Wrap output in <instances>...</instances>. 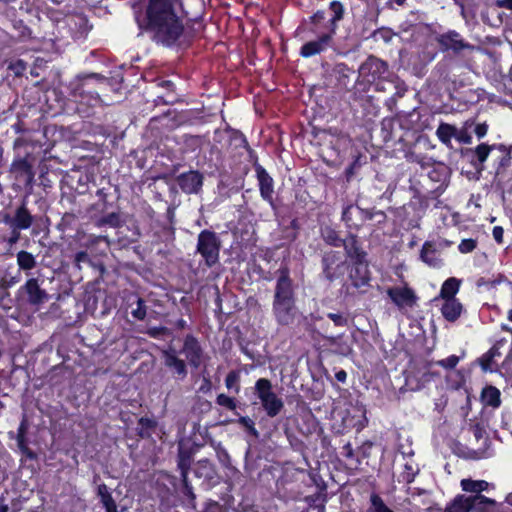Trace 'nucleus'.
<instances>
[{
    "label": "nucleus",
    "mask_w": 512,
    "mask_h": 512,
    "mask_svg": "<svg viewBox=\"0 0 512 512\" xmlns=\"http://www.w3.org/2000/svg\"><path fill=\"white\" fill-rule=\"evenodd\" d=\"M460 280L454 277L448 278L442 285L440 291V297L443 300L456 299L455 295L460 287Z\"/></svg>",
    "instance_id": "obj_30"
},
{
    "label": "nucleus",
    "mask_w": 512,
    "mask_h": 512,
    "mask_svg": "<svg viewBox=\"0 0 512 512\" xmlns=\"http://www.w3.org/2000/svg\"><path fill=\"white\" fill-rule=\"evenodd\" d=\"M374 442L370 440L364 441L356 450V464H361L363 459H367L371 456Z\"/></svg>",
    "instance_id": "obj_39"
},
{
    "label": "nucleus",
    "mask_w": 512,
    "mask_h": 512,
    "mask_svg": "<svg viewBox=\"0 0 512 512\" xmlns=\"http://www.w3.org/2000/svg\"><path fill=\"white\" fill-rule=\"evenodd\" d=\"M330 10L333 13V17L330 19L331 28L336 29V22L341 20L344 13L343 5L338 1H332L330 3Z\"/></svg>",
    "instance_id": "obj_41"
},
{
    "label": "nucleus",
    "mask_w": 512,
    "mask_h": 512,
    "mask_svg": "<svg viewBox=\"0 0 512 512\" xmlns=\"http://www.w3.org/2000/svg\"><path fill=\"white\" fill-rule=\"evenodd\" d=\"M349 278L355 288H360L367 285L370 280L367 260L353 262V267L350 271Z\"/></svg>",
    "instance_id": "obj_16"
},
{
    "label": "nucleus",
    "mask_w": 512,
    "mask_h": 512,
    "mask_svg": "<svg viewBox=\"0 0 512 512\" xmlns=\"http://www.w3.org/2000/svg\"><path fill=\"white\" fill-rule=\"evenodd\" d=\"M151 337H160L168 334V329L165 327L150 328L147 332Z\"/></svg>",
    "instance_id": "obj_58"
},
{
    "label": "nucleus",
    "mask_w": 512,
    "mask_h": 512,
    "mask_svg": "<svg viewBox=\"0 0 512 512\" xmlns=\"http://www.w3.org/2000/svg\"><path fill=\"white\" fill-rule=\"evenodd\" d=\"M74 262H75V265L80 269L81 263H90L91 260H90L87 252L80 251V252L76 253Z\"/></svg>",
    "instance_id": "obj_56"
},
{
    "label": "nucleus",
    "mask_w": 512,
    "mask_h": 512,
    "mask_svg": "<svg viewBox=\"0 0 512 512\" xmlns=\"http://www.w3.org/2000/svg\"><path fill=\"white\" fill-rule=\"evenodd\" d=\"M501 354H483V356L477 359L478 364L480 365L483 372H501L497 362L495 361V356H500Z\"/></svg>",
    "instance_id": "obj_33"
},
{
    "label": "nucleus",
    "mask_w": 512,
    "mask_h": 512,
    "mask_svg": "<svg viewBox=\"0 0 512 512\" xmlns=\"http://www.w3.org/2000/svg\"><path fill=\"white\" fill-rule=\"evenodd\" d=\"M460 358L461 357H458L455 354H451L446 359L436 361V362H434V364H436V368L437 367H442V368H444L446 370H451V369H453V368H455L457 366V364L459 363Z\"/></svg>",
    "instance_id": "obj_46"
},
{
    "label": "nucleus",
    "mask_w": 512,
    "mask_h": 512,
    "mask_svg": "<svg viewBox=\"0 0 512 512\" xmlns=\"http://www.w3.org/2000/svg\"><path fill=\"white\" fill-rule=\"evenodd\" d=\"M283 302H295L292 280L286 271H282L277 279L273 298V303Z\"/></svg>",
    "instance_id": "obj_9"
},
{
    "label": "nucleus",
    "mask_w": 512,
    "mask_h": 512,
    "mask_svg": "<svg viewBox=\"0 0 512 512\" xmlns=\"http://www.w3.org/2000/svg\"><path fill=\"white\" fill-rule=\"evenodd\" d=\"M29 429V424L26 418H23L18 426L17 429V435H16V441L18 449L20 450L21 454L25 456L27 459L30 460H36L37 459V453L33 451L31 448H29L28 445V439H27V433Z\"/></svg>",
    "instance_id": "obj_13"
},
{
    "label": "nucleus",
    "mask_w": 512,
    "mask_h": 512,
    "mask_svg": "<svg viewBox=\"0 0 512 512\" xmlns=\"http://www.w3.org/2000/svg\"><path fill=\"white\" fill-rule=\"evenodd\" d=\"M239 372L232 370L230 371L225 378V386L229 390H235L236 393L239 392L240 386H239Z\"/></svg>",
    "instance_id": "obj_43"
},
{
    "label": "nucleus",
    "mask_w": 512,
    "mask_h": 512,
    "mask_svg": "<svg viewBox=\"0 0 512 512\" xmlns=\"http://www.w3.org/2000/svg\"><path fill=\"white\" fill-rule=\"evenodd\" d=\"M137 307L132 310V316L137 320H143L147 314V307L145 301L142 298H137Z\"/></svg>",
    "instance_id": "obj_48"
},
{
    "label": "nucleus",
    "mask_w": 512,
    "mask_h": 512,
    "mask_svg": "<svg viewBox=\"0 0 512 512\" xmlns=\"http://www.w3.org/2000/svg\"><path fill=\"white\" fill-rule=\"evenodd\" d=\"M387 70L388 65L386 62L377 57L370 56L359 67V76L367 79L368 82H372L384 75Z\"/></svg>",
    "instance_id": "obj_8"
},
{
    "label": "nucleus",
    "mask_w": 512,
    "mask_h": 512,
    "mask_svg": "<svg viewBox=\"0 0 512 512\" xmlns=\"http://www.w3.org/2000/svg\"><path fill=\"white\" fill-rule=\"evenodd\" d=\"M388 295L392 301L399 307L413 306L416 300L414 292L409 288H391Z\"/></svg>",
    "instance_id": "obj_19"
},
{
    "label": "nucleus",
    "mask_w": 512,
    "mask_h": 512,
    "mask_svg": "<svg viewBox=\"0 0 512 512\" xmlns=\"http://www.w3.org/2000/svg\"><path fill=\"white\" fill-rule=\"evenodd\" d=\"M495 241L499 244L503 243L504 230L500 226H495L492 231Z\"/></svg>",
    "instance_id": "obj_59"
},
{
    "label": "nucleus",
    "mask_w": 512,
    "mask_h": 512,
    "mask_svg": "<svg viewBox=\"0 0 512 512\" xmlns=\"http://www.w3.org/2000/svg\"><path fill=\"white\" fill-rule=\"evenodd\" d=\"M33 216L26 207V203L23 202L16 210L14 214V227L20 230L29 229L33 223Z\"/></svg>",
    "instance_id": "obj_24"
},
{
    "label": "nucleus",
    "mask_w": 512,
    "mask_h": 512,
    "mask_svg": "<svg viewBox=\"0 0 512 512\" xmlns=\"http://www.w3.org/2000/svg\"><path fill=\"white\" fill-rule=\"evenodd\" d=\"M221 241L218 235L211 230H202L197 239V252L202 256L205 264L212 267L219 260Z\"/></svg>",
    "instance_id": "obj_5"
},
{
    "label": "nucleus",
    "mask_w": 512,
    "mask_h": 512,
    "mask_svg": "<svg viewBox=\"0 0 512 512\" xmlns=\"http://www.w3.org/2000/svg\"><path fill=\"white\" fill-rule=\"evenodd\" d=\"M365 512H395L391 509L382 499V497L376 493L370 496V505Z\"/></svg>",
    "instance_id": "obj_35"
},
{
    "label": "nucleus",
    "mask_w": 512,
    "mask_h": 512,
    "mask_svg": "<svg viewBox=\"0 0 512 512\" xmlns=\"http://www.w3.org/2000/svg\"><path fill=\"white\" fill-rule=\"evenodd\" d=\"M192 461L193 459L190 451L183 449L179 450L177 455V467L180 471L181 477L188 476Z\"/></svg>",
    "instance_id": "obj_31"
},
{
    "label": "nucleus",
    "mask_w": 512,
    "mask_h": 512,
    "mask_svg": "<svg viewBox=\"0 0 512 512\" xmlns=\"http://www.w3.org/2000/svg\"><path fill=\"white\" fill-rule=\"evenodd\" d=\"M199 512H220V505L217 501L208 500Z\"/></svg>",
    "instance_id": "obj_57"
},
{
    "label": "nucleus",
    "mask_w": 512,
    "mask_h": 512,
    "mask_svg": "<svg viewBox=\"0 0 512 512\" xmlns=\"http://www.w3.org/2000/svg\"><path fill=\"white\" fill-rule=\"evenodd\" d=\"M500 349H505L508 350L509 352L512 351V335L509 341H498L488 352H499Z\"/></svg>",
    "instance_id": "obj_53"
},
{
    "label": "nucleus",
    "mask_w": 512,
    "mask_h": 512,
    "mask_svg": "<svg viewBox=\"0 0 512 512\" xmlns=\"http://www.w3.org/2000/svg\"><path fill=\"white\" fill-rule=\"evenodd\" d=\"M352 210H354V207L350 205L347 206L342 212V219L348 224L352 222Z\"/></svg>",
    "instance_id": "obj_60"
},
{
    "label": "nucleus",
    "mask_w": 512,
    "mask_h": 512,
    "mask_svg": "<svg viewBox=\"0 0 512 512\" xmlns=\"http://www.w3.org/2000/svg\"><path fill=\"white\" fill-rule=\"evenodd\" d=\"M177 183L184 193L197 194L203 185V175L198 171L191 170L180 174L177 177Z\"/></svg>",
    "instance_id": "obj_12"
},
{
    "label": "nucleus",
    "mask_w": 512,
    "mask_h": 512,
    "mask_svg": "<svg viewBox=\"0 0 512 512\" xmlns=\"http://www.w3.org/2000/svg\"><path fill=\"white\" fill-rule=\"evenodd\" d=\"M321 234H322L323 240L327 244L334 246V247L342 246L344 239H341L335 230H333L329 227H325L324 229H322Z\"/></svg>",
    "instance_id": "obj_38"
},
{
    "label": "nucleus",
    "mask_w": 512,
    "mask_h": 512,
    "mask_svg": "<svg viewBox=\"0 0 512 512\" xmlns=\"http://www.w3.org/2000/svg\"><path fill=\"white\" fill-rule=\"evenodd\" d=\"M462 311L463 306L457 299H446L441 307L443 317L449 322H455Z\"/></svg>",
    "instance_id": "obj_23"
},
{
    "label": "nucleus",
    "mask_w": 512,
    "mask_h": 512,
    "mask_svg": "<svg viewBox=\"0 0 512 512\" xmlns=\"http://www.w3.org/2000/svg\"><path fill=\"white\" fill-rule=\"evenodd\" d=\"M323 274L325 278L332 282L345 274L346 261L343 260L340 252L329 251L322 258Z\"/></svg>",
    "instance_id": "obj_7"
},
{
    "label": "nucleus",
    "mask_w": 512,
    "mask_h": 512,
    "mask_svg": "<svg viewBox=\"0 0 512 512\" xmlns=\"http://www.w3.org/2000/svg\"><path fill=\"white\" fill-rule=\"evenodd\" d=\"M410 359L404 372L405 380L412 389L420 390L434 378H439L440 373L436 369L434 361H430L425 354H409Z\"/></svg>",
    "instance_id": "obj_2"
},
{
    "label": "nucleus",
    "mask_w": 512,
    "mask_h": 512,
    "mask_svg": "<svg viewBox=\"0 0 512 512\" xmlns=\"http://www.w3.org/2000/svg\"><path fill=\"white\" fill-rule=\"evenodd\" d=\"M472 495L466 496L464 494H458L454 499L449 502L442 512H472L473 510Z\"/></svg>",
    "instance_id": "obj_21"
},
{
    "label": "nucleus",
    "mask_w": 512,
    "mask_h": 512,
    "mask_svg": "<svg viewBox=\"0 0 512 512\" xmlns=\"http://www.w3.org/2000/svg\"><path fill=\"white\" fill-rule=\"evenodd\" d=\"M177 354H164L165 365L169 367L174 376L183 379L187 375L186 364L184 360L178 359Z\"/></svg>",
    "instance_id": "obj_26"
},
{
    "label": "nucleus",
    "mask_w": 512,
    "mask_h": 512,
    "mask_svg": "<svg viewBox=\"0 0 512 512\" xmlns=\"http://www.w3.org/2000/svg\"><path fill=\"white\" fill-rule=\"evenodd\" d=\"M8 69L11 70L15 76H21L26 70V63L23 60H17L10 63Z\"/></svg>",
    "instance_id": "obj_51"
},
{
    "label": "nucleus",
    "mask_w": 512,
    "mask_h": 512,
    "mask_svg": "<svg viewBox=\"0 0 512 512\" xmlns=\"http://www.w3.org/2000/svg\"><path fill=\"white\" fill-rule=\"evenodd\" d=\"M11 236L10 238L8 239V243L10 245H14L15 243H17L20 239V229H17L15 227L11 228Z\"/></svg>",
    "instance_id": "obj_61"
},
{
    "label": "nucleus",
    "mask_w": 512,
    "mask_h": 512,
    "mask_svg": "<svg viewBox=\"0 0 512 512\" xmlns=\"http://www.w3.org/2000/svg\"><path fill=\"white\" fill-rule=\"evenodd\" d=\"M184 11L180 0H150L146 8V19L136 16L139 28L145 27L153 39L162 45L171 46L184 31Z\"/></svg>",
    "instance_id": "obj_1"
},
{
    "label": "nucleus",
    "mask_w": 512,
    "mask_h": 512,
    "mask_svg": "<svg viewBox=\"0 0 512 512\" xmlns=\"http://www.w3.org/2000/svg\"><path fill=\"white\" fill-rule=\"evenodd\" d=\"M62 341V336L59 334H54L51 336L50 340L44 344L43 349L45 350H53L56 349L57 352H60V342Z\"/></svg>",
    "instance_id": "obj_50"
},
{
    "label": "nucleus",
    "mask_w": 512,
    "mask_h": 512,
    "mask_svg": "<svg viewBox=\"0 0 512 512\" xmlns=\"http://www.w3.org/2000/svg\"><path fill=\"white\" fill-rule=\"evenodd\" d=\"M137 424L136 433L141 439H150L158 427L155 419L146 416L140 417Z\"/></svg>",
    "instance_id": "obj_25"
},
{
    "label": "nucleus",
    "mask_w": 512,
    "mask_h": 512,
    "mask_svg": "<svg viewBox=\"0 0 512 512\" xmlns=\"http://www.w3.org/2000/svg\"><path fill=\"white\" fill-rule=\"evenodd\" d=\"M216 404L225 407L228 410H235L237 406L234 398H231L224 393L217 395Z\"/></svg>",
    "instance_id": "obj_47"
},
{
    "label": "nucleus",
    "mask_w": 512,
    "mask_h": 512,
    "mask_svg": "<svg viewBox=\"0 0 512 512\" xmlns=\"http://www.w3.org/2000/svg\"><path fill=\"white\" fill-rule=\"evenodd\" d=\"M436 40L442 52L452 51L455 55H460L463 51H473L475 49L474 45L467 42L455 30L440 34Z\"/></svg>",
    "instance_id": "obj_6"
},
{
    "label": "nucleus",
    "mask_w": 512,
    "mask_h": 512,
    "mask_svg": "<svg viewBox=\"0 0 512 512\" xmlns=\"http://www.w3.org/2000/svg\"><path fill=\"white\" fill-rule=\"evenodd\" d=\"M495 5L499 8L512 10V0H496Z\"/></svg>",
    "instance_id": "obj_64"
},
{
    "label": "nucleus",
    "mask_w": 512,
    "mask_h": 512,
    "mask_svg": "<svg viewBox=\"0 0 512 512\" xmlns=\"http://www.w3.org/2000/svg\"><path fill=\"white\" fill-rule=\"evenodd\" d=\"M480 401L485 407L497 409L501 406V392L493 385H486L482 388Z\"/></svg>",
    "instance_id": "obj_20"
},
{
    "label": "nucleus",
    "mask_w": 512,
    "mask_h": 512,
    "mask_svg": "<svg viewBox=\"0 0 512 512\" xmlns=\"http://www.w3.org/2000/svg\"><path fill=\"white\" fill-rule=\"evenodd\" d=\"M110 86L109 79L104 76L98 74L87 75L74 89L73 96L78 98L81 104H87L91 107L107 105L108 103L101 95L106 96Z\"/></svg>",
    "instance_id": "obj_3"
},
{
    "label": "nucleus",
    "mask_w": 512,
    "mask_h": 512,
    "mask_svg": "<svg viewBox=\"0 0 512 512\" xmlns=\"http://www.w3.org/2000/svg\"><path fill=\"white\" fill-rule=\"evenodd\" d=\"M11 172L15 174L18 180L23 181L26 185H31L34 181L35 173L32 165L26 158H19L13 161Z\"/></svg>",
    "instance_id": "obj_15"
},
{
    "label": "nucleus",
    "mask_w": 512,
    "mask_h": 512,
    "mask_svg": "<svg viewBox=\"0 0 512 512\" xmlns=\"http://www.w3.org/2000/svg\"><path fill=\"white\" fill-rule=\"evenodd\" d=\"M477 246V242L474 239H463L459 244V250L461 253L472 252Z\"/></svg>",
    "instance_id": "obj_52"
},
{
    "label": "nucleus",
    "mask_w": 512,
    "mask_h": 512,
    "mask_svg": "<svg viewBox=\"0 0 512 512\" xmlns=\"http://www.w3.org/2000/svg\"><path fill=\"white\" fill-rule=\"evenodd\" d=\"M356 210H358L362 214V216H363V218L365 220H373L374 219L375 211L361 209V208H358V207L356 208Z\"/></svg>",
    "instance_id": "obj_63"
},
{
    "label": "nucleus",
    "mask_w": 512,
    "mask_h": 512,
    "mask_svg": "<svg viewBox=\"0 0 512 512\" xmlns=\"http://www.w3.org/2000/svg\"><path fill=\"white\" fill-rule=\"evenodd\" d=\"M181 483H182L181 493L183 494L184 497L187 498V500L189 501L191 506L193 508H195L196 495H195L193 487L188 479V476L181 477Z\"/></svg>",
    "instance_id": "obj_40"
},
{
    "label": "nucleus",
    "mask_w": 512,
    "mask_h": 512,
    "mask_svg": "<svg viewBox=\"0 0 512 512\" xmlns=\"http://www.w3.org/2000/svg\"><path fill=\"white\" fill-rule=\"evenodd\" d=\"M96 225L98 227H101V226H104V225H109L110 227L116 228V227H119L121 225V220H120V217H119V215L117 213H110V214L100 218L96 222Z\"/></svg>",
    "instance_id": "obj_42"
},
{
    "label": "nucleus",
    "mask_w": 512,
    "mask_h": 512,
    "mask_svg": "<svg viewBox=\"0 0 512 512\" xmlns=\"http://www.w3.org/2000/svg\"><path fill=\"white\" fill-rule=\"evenodd\" d=\"M237 422L244 427L245 431L249 435H251L255 438H258L259 432L255 428V423L250 417L240 416L239 419L237 420Z\"/></svg>",
    "instance_id": "obj_44"
},
{
    "label": "nucleus",
    "mask_w": 512,
    "mask_h": 512,
    "mask_svg": "<svg viewBox=\"0 0 512 512\" xmlns=\"http://www.w3.org/2000/svg\"><path fill=\"white\" fill-rule=\"evenodd\" d=\"M342 246L345 249L347 257L353 262H359L366 260V252L362 249L357 237L350 235L343 240Z\"/></svg>",
    "instance_id": "obj_18"
},
{
    "label": "nucleus",
    "mask_w": 512,
    "mask_h": 512,
    "mask_svg": "<svg viewBox=\"0 0 512 512\" xmlns=\"http://www.w3.org/2000/svg\"><path fill=\"white\" fill-rule=\"evenodd\" d=\"M199 351H200V345H199L197 339L191 335H188L185 338L182 352H199Z\"/></svg>",
    "instance_id": "obj_49"
},
{
    "label": "nucleus",
    "mask_w": 512,
    "mask_h": 512,
    "mask_svg": "<svg viewBox=\"0 0 512 512\" xmlns=\"http://www.w3.org/2000/svg\"><path fill=\"white\" fill-rule=\"evenodd\" d=\"M510 162H511V155L509 152H506L499 162V166L496 169V174L497 175L502 174L505 171V169L510 165Z\"/></svg>",
    "instance_id": "obj_55"
},
{
    "label": "nucleus",
    "mask_w": 512,
    "mask_h": 512,
    "mask_svg": "<svg viewBox=\"0 0 512 512\" xmlns=\"http://www.w3.org/2000/svg\"><path fill=\"white\" fill-rule=\"evenodd\" d=\"M460 485L465 492L482 495L481 493L488 489L489 483L485 480L462 479Z\"/></svg>",
    "instance_id": "obj_29"
},
{
    "label": "nucleus",
    "mask_w": 512,
    "mask_h": 512,
    "mask_svg": "<svg viewBox=\"0 0 512 512\" xmlns=\"http://www.w3.org/2000/svg\"><path fill=\"white\" fill-rule=\"evenodd\" d=\"M487 130H488V127L486 124H478L476 127H475V134L477 135L478 138H482L486 135L487 133Z\"/></svg>",
    "instance_id": "obj_62"
},
{
    "label": "nucleus",
    "mask_w": 512,
    "mask_h": 512,
    "mask_svg": "<svg viewBox=\"0 0 512 512\" xmlns=\"http://www.w3.org/2000/svg\"><path fill=\"white\" fill-rule=\"evenodd\" d=\"M23 289L27 293L28 302L31 305L38 306L49 299L48 293L39 286L38 280L35 278L28 279Z\"/></svg>",
    "instance_id": "obj_14"
},
{
    "label": "nucleus",
    "mask_w": 512,
    "mask_h": 512,
    "mask_svg": "<svg viewBox=\"0 0 512 512\" xmlns=\"http://www.w3.org/2000/svg\"><path fill=\"white\" fill-rule=\"evenodd\" d=\"M341 455L347 460H355L356 461V451L353 449L351 443H346L343 445L341 450Z\"/></svg>",
    "instance_id": "obj_54"
},
{
    "label": "nucleus",
    "mask_w": 512,
    "mask_h": 512,
    "mask_svg": "<svg viewBox=\"0 0 512 512\" xmlns=\"http://www.w3.org/2000/svg\"><path fill=\"white\" fill-rule=\"evenodd\" d=\"M327 316L337 327L344 328V327L348 326L349 317H348V314H346V313L332 312V313H328Z\"/></svg>",
    "instance_id": "obj_45"
},
{
    "label": "nucleus",
    "mask_w": 512,
    "mask_h": 512,
    "mask_svg": "<svg viewBox=\"0 0 512 512\" xmlns=\"http://www.w3.org/2000/svg\"><path fill=\"white\" fill-rule=\"evenodd\" d=\"M254 389V394L259 399L266 415L270 418L278 416L284 408V402L274 392L271 381L267 378H259L255 382Z\"/></svg>",
    "instance_id": "obj_4"
},
{
    "label": "nucleus",
    "mask_w": 512,
    "mask_h": 512,
    "mask_svg": "<svg viewBox=\"0 0 512 512\" xmlns=\"http://www.w3.org/2000/svg\"><path fill=\"white\" fill-rule=\"evenodd\" d=\"M418 472V469H414L412 464L405 463L403 471L398 476V482L409 485L414 482Z\"/></svg>",
    "instance_id": "obj_37"
},
{
    "label": "nucleus",
    "mask_w": 512,
    "mask_h": 512,
    "mask_svg": "<svg viewBox=\"0 0 512 512\" xmlns=\"http://www.w3.org/2000/svg\"><path fill=\"white\" fill-rule=\"evenodd\" d=\"M273 314L279 325H292L298 315L295 302L273 303Z\"/></svg>",
    "instance_id": "obj_11"
},
{
    "label": "nucleus",
    "mask_w": 512,
    "mask_h": 512,
    "mask_svg": "<svg viewBox=\"0 0 512 512\" xmlns=\"http://www.w3.org/2000/svg\"><path fill=\"white\" fill-rule=\"evenodd\" d=\"M472 512H499L501 504L484 495H472Z\"/></svg>",
    "instance_id": "obj_22"
},
{
    "label": "nucleus",
    "mask_w": 512,
    "mask_h": 512,
    "mask_svg": "<svg viewBox=\"0 0 512 512\" xmlns=\"http://www.w3.org/2000/svg\"><path fill=\"white\" fill-rule=\"evenodd\" d=\"M255 170L262 198L268 201L269 203H272L274 193L273 179L262 166L257 165L255 167Z\"/></svg>",
    "instance_id": "obj_17"
},
{
    "label": "nucleus",
    "mask_w": 512,
    "mask_h": 512,
    "mask_svg": "<svg viewBox=\"0 0 512 512\" xmlns=\"http://www.w3.org/2000/svg\"><path fill=\"white\" fill-rule=\"evenodd\" d=\"M98 498L100 499L101 504L103 505L105 512L112 510L113 508H117L116 501L114 500L111 491L105 483H100L97 485Z\"/></svg>",
    "instance_id": "obj_28"
},
{
    "label": "nucleus",
    "mask_w": 512,
    "mask_h": 512,
    "mask_svg": "<svg viewBox=\"0 0 512 512\" xmlns=\"http://www.w3.org/2000/svg\"><path fill=\"white\" fill-rule=\"evenodd\" d=\"M456 132L457 129L453 125L441 123L436 130V135L442 143L448 144L452 137H456Z\"/></svg>",
    "instance_id": "obj_34"
},
{
    "label": "nucleus",
    "mask_w": 512,
    "mask_h": 512,
    "mask_svg": "<svg viewBox=\"0 0 512 512\" xmlns=\"http://www.w3.org/2000/svg\"><path fill=\"white\" fill-rule=\"evenodd\" d=\"M334 28H331L328 33L322 34L318 39L305 43L300 50V55L304 58H309L318 55L325 51L332 44Z\"/></svg>",
    "instance_id": "obj_10"
},
{
    "label": "nucleus",
    "mask_w": 512,
    "mask_h": 512,
    "mask_svg": "<svg viewBox=\"0 0 512 512\" xmlns=\"http://www.w3.org/2000/svg\"><path fill=\"white\" fill-rule=\"evenodd\" d=\"M17 264L22 270H31L36 266V260L31 253L22 250L17 253Z\"/></svg>",
    "instance_id": "obj_36"
},
{
    "label": "nucleus",
    "mask_w": 512,
    "mask_h": 512,
    "mask_svg": "<svg viewBox=\"0 0 512 512\" xmlns=\"http://www.w3.org/2000/svg\"><path fill=\"white\" fill-rule=\"evenodd\" d=\"M493 148H494V146H490L486 143H482L474 149V153L477 158V161L476 162L473 161L472 164L479 172H481L484 169V162L487 160V158L490 154V151Z\"/></svg>",
    "instance_id": "obj_32"
},
{
    "label": "nucleus",
    "mask_w": 512,
    "mask_h": 512,
    "mask_svg": "<svg viewBox=\"0 0 512 512\" xmlns=\"http://www.w3.org/2000/svg\"><path fill=\"white\" fill-rule=\"evenodd\" d=\"M420 257L422 261L427 263L429 266L439 267L441 265L439 253L430 242L424 243Z\"/></svg>",
    "instance_id": "obj_27"
}]
</instances>
